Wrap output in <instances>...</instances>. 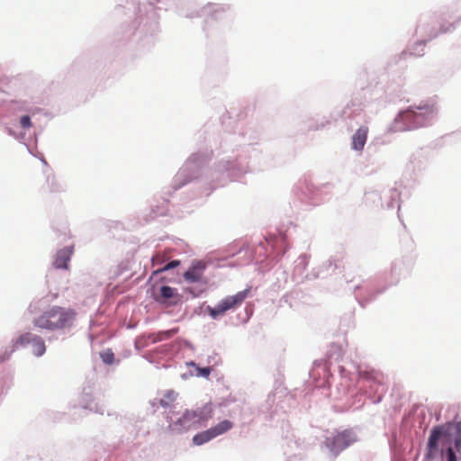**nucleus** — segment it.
<instances>
[{"label":"nucleus","instance_id":"1","mask_svg":"<svg viewBox=\"0 0 461 461\" xmlns=\"http://www.w3.org/2000/svg\"><path fill=\"white\" fill-rule=\"evenodd\" d=\"M204 142L205 148L190 154L170 185L163 187L160 198L153 199L147 221L167 215L169 197L188 184L201 185V194L209 195L212 190L263 167L258 133L249 123L240 122L231 131L209 135Z\"/></svg>","mask_w":461,"mask_h":461},{"label":"nucleus","instance_id":"2","mask_svg":"<svg viewBox=\"0 0 461 461\" xmlns=\"http://www.w3.org/2000/svg\"><path fill=\"white\" fill-rule=\"evenodd\" d=\"M156 1L125 0V5L117 4L114 6V17L134 16L132 20L123 22L115 32L117 47L138 55H146L155 47L161 32Z\"/></svg>","mask_w":461,"mask_h":461},{"label":"nucleus","instance_id":"3","mask_svg":"<svg viewBox=\"0 0 461 461\" xmlns=\"http://www.w3.org/2000/svg\"><path fill=\"white\" fill-rule=\"evenodd\" d=\"M342 358V348L339 345L332 344L327 352V359H319L313 362V367L310 371V376L315 381V386L319 388H330L333 379V372L338 371L342 379L353 381L362 379L371 382L375 386L377 384L374 370H363L359 365L349 363V366L339 365Z\"/></svg>","mask_w":461,"mask_h":461},{"label":"nucleus","instance_id":"4","mask_svg":"<svg viewBox=\"0 0 461 461\" xmlns=\"http://www.w3.org/2000/svg\"><path fill=\"white\" fill-rule=\"evenodd\" d=\"M456 418L432 427L423 461H433L438 454L445 461H461V420Z\"/></svg>","mask_w":461,"mask_h":461},{"label":"nucleus","instance_id":"5","mask_svg":"<svg viewBox=\"0 0 461 461\" xmlns=\"http://www.w3.org/2000/svg\"><path fill=\"white\" fill-rule=\"evenodd\" d=\"M198 16L204 17L203 30L212 42L222 40L234 21L233 9L229 4L208 3L199 11L185 14L188 18Z\"/></svg>","mask_w":461,"mask_h":461},{"label":"nucleus","instance_id":"6","mask_svg":"<svg viewBox=\"0 0 461 461\" xmlns=\"http://www.w3.org/2000/svg\"><path fill=\"white\" fill-rule=\"evenodd\" d=\"M438 113L435 101H421L418 105H410L399 111L387 131L402 132L429 127L436 122Z\"/></svg>","mask_w":461,"mask_h":461},{"label":"nucleus","instance_id":"7","mask_svg":"<svg viewBox=\"0 0 461 461\" xmlns=\"http://www.w3.org/2000/svg\"><path fill=\"white\" fill-rule=\"evenodd\" d=\"M75 317L74 310L54 305L34 317L32 324L49 342H52L59 339L54 332L63 333L64 330L71 329Z\"/></svg>","mask_w":461,"mask_h":461},{"label":"nucleus","instance_id":"8","mask_svg":"<svg viewBox=\"0 0 461 461\" xmlns=\"http://www.w3.org/2000/svg\"><path fill=\"white\" fill-rule=\"evenodd\" d=\"M444 14L445 13H442L439 16L429 14H422L418 21L416 33L429 42L440 34L454 32L461 22V15L457 16L453 22H448L442 17Z\"/></svg>","mask_w":461,"mask_h":461},{"label":"nucleus","instance_id":"9","mask_svg":"<svg viewBox=\"0 0 461 461\" xmlns=\"http://www.w3.org/2000/svg\"><path fill=\"white\" fill-rule=\"evenodd\" d=\"M358 432L357 427L327 431L322 446L329 458H337L342 451L357 443L359 440Z\"/></svg>","mask_w":461,"mask_h":461},{"label":"nucleus","instance_id":"10","mask_svg":"<svg viewBox=\"0 0 461 461\" xmlns=\"http://www.w3.org/2000/svg\"><path fill=\"white\" fill-rule=\"evenodd\" d=\"M380 277L367 279L355 278L348 281V290L351 291L358 304L365 308L373 302L379 294L388 289V285H379Z\"/></svg>","mask_w":461,"mask_h":461},{"label":"nucleus","instance_id":"11","mask_svg":"<svg viewBox=\"0 0 461 461\" xmlns=\"http://www.w3.org/2000/svg\"><path fill=\"white\" fill-rule=\"evenodd\" d=\"M207 420L208 415L204 409H186L176 420H173L169 415L166 417V420L168 423V430L175 434H183L191 429H198L201 427L202 422Z\"/></svg>","mask_w":461,"mask_h":461},{"label":"nucleus","instance_id":"12","mask_svg":"<svg viewBox=\"0 0 461 461\" xmlns=\"http://www.w3.org/2000/svg\"><path fill=\"white\" fill-rule=\"evenodd\" d=\"M363 90L370 92L374 99L382 100L384 103H393L402 95L401 85L387 82L385 75H382L377 81L373 77L372 81L368 86L363 87Z\"/></svg>","mask_w":461,"mask_h":461},{"label":"nucleus","instance_id":"13","mask_svg":"<svg viewBox=\"0 0 461 461\" xmlns=\"http://www.w3.org/2000/svg\"><path fill=\"white\" fill-rule=\"evenodd\" d=\"M250 288H246L237 294L226 296L221 300L215 306L207 305L206 312L212 320H217L227 311L240 305L248 297Z\"/></svg>","mask_w":461,"mask_h":461},{"label":"nucleus","instance_id":"14","mask_svg":"<svg viewBox=\"0 0 461 461\" xmlns=\"http://www.w3.org/2000/svg\"><path fill=\"white\" fill-rule=\"evenodd\" d=\"M414 266V258L411 256H403L395 259L391 267L390 281L385 285L388 287L395 285L401 278L408 276Z\"/></svg>","mask_w":461,"mask_h":461},{"label":"nucleus","instance_id":"15","mask_svg":"<svg viewBox=\"0 0 461 461\" xmlns=\"http://www.w3.org/2000/svg\"><path fill=\"white\" fill-rule=\"evenodd\" d=\"M233 428V422L230 420H223L216 425L205 429L203 431L196 433L192 442L194 446H202L212 439L221 436Z\"/></svg>","mask_w":461,"mask_h":461},{"label":"nucleus","instance_id":"16","mask_svg":"<svg viewBox=\"0 0 461 461\" xmlns=\"http://www.w3.org/2000/svg\"><path fill=\"white\" fill-rule=\"evenodd\" d=\"M15 345H20L21 348L31 347L32 354L36 357H42L46 352V346L44 339L32 332L27 331L20 334L15 339Z\"/></svg>","mask_w":461,"mask_h":461},{"label":"nucleus","instance_id":"17","mask_svg":"<svg viewBox=\"0 0 461 461\" xmlns=\"http://www.w3.org/2000/svg\"><path fill=\"white\" fill-rule=\"evenodd\" d=\"M339 116L348 128L359 124L363 118V104L355 100L348 103L341 110Z\"/></svg>","mask_w":461,"mask_h":461},{"label":"nucleus","instance_id":"18","mask_svg":"<svg viewBox=\"0 0 461 461\" xmlns=\"http://www.w3.org/2000/svg\"><path fill=\"white\" fill-rule=\"evenodd\" d=\"M152 298L165 306H176L183 302V296L177 293V290L167 285H162L159 287V293L153 294Z\"/></svg>","mask_w":461,"mask_h":461},{"label":"nucleus","instance_id":"19","mask_svg":"<svg viewBox=\"0 0 461 461\" xmlns=\"http://www.w3.org/2000/svg\"><path fill=\"white\" fill-rule=\"evenodd\" d=\"M78 404L80 408L87 410L93 413L104 415L105 411L104 406L95 401L94 388L90 385L83 388L79 396Z\"/></svg>","mask_w":461,"mask_h":461},{"label":"nucleus","instance_id":"20","mask_svg":"<svg viewBox=\"0 0 461 461\" xmlns=\"http://www.w3.org/2000/svg\"><path fill=\"white\" fill-rule=\"evenodd\" d=\"M296 197L306 206L317 205L319 200L316 198L317 190L306 180L300 181L294 187Z\"/></svg>","mask_w":461,"mask_h":461},{"label":"nucleus","instance_id":"21","mask_svg":"<svg viewBox=\"0 0 461 461\" xmlns=\"http://www.w3.org/2000/svg\"><path fill=\"white\" fill-rule=\"evenodd\" d=\"M339 267V261L330 258L323 261L320 266L313 267L310 273L305 275V280L312 281L315 279H324L331 276Z\"/></svg>","mask_w":461,"mask_h":461},{"label":"nucleus","instance_id":"22","mask_svg":"<svg viewBox=\"0 0 461 461\" xmlns=\"http://www.w3.org/2000/svg\"><path fill=\"white\" fill-rule=\"evenodd\" d=\"M206 269V264L203 260H194L191 263L190 267L183 274L185 282L188 283H200L207 282L203 279V274Z\"/></svg>","mask_w":461,"mask_h":461},{"label":"nucleus","instance_id":"23","mask_svg":"<svg viewBox=\"0 0 461 461\" xmlns=\"http://www.w3.org/2000/svg\"><path fill=\"white\" fill-rule=\"evenodd\" d=\"M258 244L262 246L266 251H268L270 249L277 257H283L288 249L286 240L283 237L276 238L275 236H269L268 238H265V243L259 241Z\"/></svg>","mask_w":461,"mask_h":461},{"label":"nucleus","instance_id":"24","mask_svg":"<svg viewBox=\"0 0 461 461\" xmlns=\"http://www.w3.org/2000/svg\"><path fill=\"white\" fill-rule=\"evenodd\" d=\"M383 202L384 203V209L394 210L400 209V191L396 187H387L381 190Z\"/></svg>","mask_w":461,"mask_h":461},{"label":"nucleus","instance_id":"25","mask_svg":"<svg viewBox=\"0 0 461 461\" xmlns=\"http://www.w3.org/2000/svg\"><path fill=\"white\" fill-rule=\"evenodd\" d=\"M368 127L360 125L351 136V149L356 152H362L367 140Z\"/></svg>","mask_w":461,"mask_h":461},{"label":"nucleus","instance_id":"26","mask_svg":"<svg viewBox=\"0 0 461 461\" xmlns=\"http://www.w3.org/2000/svg\"><path fill=\"white\" fill-rule=\"evenodd\" d=\"M427 43V40L420 39L407 45L399 58H422L426 54L425 47Z\"/></svg>","mask_w":461,"mask_h":461},{"label":"nucleus","instance_id":"27","mask_svg":"<svg viewBox=\"0 0 461 461\" xmlns=\"http://www.w3.org/2000/svg\"><path fill=\"white\" fill-rule=\"evenodd\" d=\"M73 247H64L56 252L53 266L56 269H68L71 260Z\"/></svg>","mask_w":461,"mask_h":461},{"label":"nucleus","instance_id":"28","mask_svg":"<svg viewBox=\"0 0 461 461\" xmlns=\"http://www.w3.org/2000/svg\"><path fill=\"white\" fill-rule=\"evenodd\" d=\"M309 264V256L306 254L300 255L294 261V267L293 271V278L295 282L301 283L305 280L303 276Z\"/></svg>","mask_w":461,"mask_h":461},{"label":"nucleus","instance_id":"29","mask_svg":"<svg viewBox=\"0 0 461 461\" xmlns=\"http://www.w3.org/2000/svg\"><path fill=\"white\" fill-rule=\"evenodd\" d=\"M49 303L50 301L47 297H35L30 303L27 310L31 314L40 315L50 309Z\"/></svg>","mask_w":461,"mask_h":461},{"label":"nucleus","instance_id":"30","mask_svg":"<svg viewBox=\"0 0 461 461\" xmlns=\"http://www.w3.org/2000/svg\"><path fill=\"white\" fill-rule=\"evenodd\" d=\"M6 106L8 110L14 112H31L32 109L31 102L22 99L11 100L6 103Z\"/></svg>","mask_w":461,"mask_h":461},{"label":"nucleus","instance_id":"31","mask_svg":"<svg viewBox=\"0 0 461 461\" xmlns=\"http://www.w3.org/2000/svg\"><path fill=\"white\" fill-rule=\"evenodd\" d=\"M410 164L411 165L413 171L420 172L426 168V167L428 165V159L422 154L421 151H419L411 156Z\"/></svg>","mask_w":461,"mask_h":461},{"label":"nucleus","instance_id":"32","mask_svg":"<svg viewBox=\"0 0 461 461\" xmlns=\"http://www.w3.org/2000/svg\"><path fill=\"white\" fill-rule=\"evenodd\" d=\"M46 183L50 193L59 194L66 191V184L57 179L54 176H47Z\"/></svg>","mask_w":461,"mask_h":461},{"label":"nucleus","instance_id":"33","mask_svg":"<svg viewBox=\"0 0 461 461\" xmlns=\"http://www.w3.org/2000/svg\"><path fill=\"white\" fill-rule=\"evenodd\" d=\"M366 203H372L375 206L384 207L383 196L379 190H370L365 193Z\"/></svg>","mask_w":461,"mask_h":461},{"label":"nucleus","instance_id":"34","mask_svg":"<svg viewBox=\"0 0 461 461\" xmlns=\"http://www.w3.org/2000/svg\"><path fill=\"white\" fill-rule=\"evenodd\" d=\"M330 121L325 116H320L319 114L316 117L310 119L308 122V129L312 131H318L323 129L327 124H329Z\"/></svg>","mask_w":461,"mask_h":461},{"label":"nucleus","instance_id":"35","mask_svg":"<svg viewBox=\"0 0 461 461\" xmlns=\"http://www.w3.org/2000/svg\"><path fill=\"white\" fill-rule=\"evenodd\" d=\"M196 285L187 286L185 292L191 294L193 298L200 297L206 290L207 282L195 283Z\"/></svg>","mask_w":461,"mask_h":461},{"label":"nucleus","instance_id":"36","mask_svg":"<svg viewBox=\"0 0 461 461\" xmlns=\"http://www.w3.org/2000/svg\"><path fill=\"white\" fill-rule=\"evenodd\" d=\"M99 355H100V358L105 365L111 366L113 364L118 365L120 363L119 359H117V360L115 359L114 353L113 352V350L111 348H106V349L101 351Z\"/></svg>","mask_w":461,"mask_h":461},{"label":"nucleus","instance_id":"37","mask_svg":"<svg viewBox=\"0 0 461 461\" xmlns=\"http://www.w3.org/2000/svg\"><path fill=\"white\" fill-rule=\"evenodd\" d=\"M177 396V393L173 390H168L165 393L164 397L158 400L159 406L163 408L169 407L170 403L173 402Z\"/></svg>","mask_w":461,"mask_h":461},{"label":"nucleus","instance_id":"38","mask_svg":"<svg viewBox=\"0 0 461 461\" xmlns=\"http://www.w3.org/2000/svg\"><path fill=\"white\" fill-rule=\"evenodd\" d=\"M180 265L179 259H172L165 264H162L158 268H157L153 274L158 275L160 273L167 272L169 270L176 268Z\"/></svg>","mask_w":461,"mask_h":461},{"label":"nucleus","instance_id":"39","mask_svg":"<svg viewBox=\"0 0 461 461\" xmlns=\"http://www.w3.org/2000/svg\"><path fill=\"white\" fill-rule=\"evenodd\" d=\"M188 365L195 368L197 377L208 378L212 371V368L211 366L201 367L194 361H190Z\"/></svg>","mask_w":461,"mask_h":461},{"label":"nucleus","instance_id":"40","mask_svg":"<svg viewBox=\"0 0 461 461\" xmlns=\"http://www.w3.org/2000/svg\"><path fill=\"white\" fill-rule=\"evenodd\" d=\"M15 339L12 340V345L9 348H6L5 350L0 354V362L6 361L10 359L12 354L21 348L20 345H15Z\"/></svg>","mask_w":461,"mask_h":461},{"label":"nucleus","instance_id":"41","mask_svg":"<svg viewBox=\"0 0 461 461\" xmlns=\"http://www.w3.org/2000/svg\"><path fill=\"white\" fill-rule=\"evenodd\" d=\"M177 332H178V328H173V329H170V330L159 331L158 332V339L155 340V342L156 341H160V340L166 339H170L171 337H173Z\"/></svg>","mask_w":461,"mask_h":461},{"label":"nucleus","instance_id":"42","mask_svg":"<svg viewBox=\"0 0 461 461\" xmlns=\"http://www.w3.org/2000/svg\"><path fill=\"white\" fill-rule=\"evenodd\" d=\"M20 125L23 129H29L32 126V119L29 114H24L20 117Z\"/></svg>","mask_w":461,"mask_h":461},{"label":"nucleus","instance_id":"43","mask_svg":"<svg viewBox=\"0 0 461 461\" xmlns=\"http://www.w3.org/2000/svg\"><path fill=\"white\" fill-rule=\"evenodd\" d=\"M348 386L349 384H344V383H340L339 385L337 386V389H338V396H336V398L339 399L342 397V395L346 394L348 389Z\"/></svg>","mask_w":461,"mask_h":461},{"label":"nucleus","instance_id":"44","mask_svg":"<svg viewBox=\"0 0 461 461\" xmlns=\"http://www.w3.org/2000/svg\"><path fill=\"white\" fill-rule=\"evenodd\" d=\"M24 145H25V147L27 148L28 152H29L31 155H32L33 157H37V158H38V156L34 153L33 149H31L27 143H24ZM39 158H40V160H41L44 165H47V161H46L45 158H44L41 154V156L39 157Z\"/></svg>","mask_w":461,"mask_h":461},{"label":"nucleus","instance_id":"45","mask_svg":"<svg viewBox=\"0 0 461 461\" xmlns=\"http://www.w3.org/2000/svg\"><path fill=\"white\" fill-rule=\"evenodd\" d=\"M158 400H159V399H156V398H155V399H153V400H151V401L149 402V403H150L151 407L154 409V411L158 409V405H159V404H158Z\"/></svg>","mask_w":461,"mask_h":461},{"label":"nucleus","instance_id":"46","mask_svg":"<svg viewBox=\"0 0 461 461\" xmlns=\"http://www.w3.org/2000/svg\"><path fill=\"white\" fill-rule=\"evenodd\" d=\"M275 401V395L274 394H268L267 395V401H266V403L269 406H271V404L274 402Z\"/></svg>","mask_w":461,"mask_h":461},{"label":"nucleus","instance_id":"47","mask_svg":"<svg viewBox=\"0 0 461 461\" xmlns=\"http://www.w3.org/2000/svg\"><path fill=\"white\" fill-rule=\"evenodd\" d=\"M15 139L24 144L25 142H23V140L25 139V132H20L19 134L16 135Z\"/></svg>","mask_w":461,"mask_h":461},{"label":"nucleus","instance_id":"48","mask_svg":"<svg viewBox=\"0 0 461 461\" xmlns=\"http://www.w3.org/2000/svg\"><path fill=\"white\" fill-rule=\"evenodd\" d=\"M382 399H383L382 396L378 395L377 397L372 399V402L375 404L379 403L382 402Z\"/></svg>","mask_w":461,"mask_h":461},{"label":"nucleus","instance_id":"49","mask_svg":"<svg viewBox=\"0 0 461 461\" xmlns=\"http://www.w3.org/2000/svg\"><path fill=\"white\" fill-rule=\"evenodd\" d=\"M8 133H9V135H11V136H13V137L16 138V135H17V134H16V132L14 131V130H13V129L9 128V129H8Z\"/></svg>","mask_w":461,"mask_h":461},{"label":"nucleus","instance_id":"50","mask_svg":"<svg viewBox=\"0 0 461 461\" xmlns=\"http://www.w3.org/2000/svg\"><path fill=\"white\" fill-rule=\"evenodd\" d=\"M288 300H289V295L288 294H285L282 297L281 301L288 303Z\"/></svg>","mask_w":461,"mask_h":461},{"label":"nucleus","instance_id":"51","mask_svg":"<svg viewBox=\"0 0 461 461\" xmlns=\"http://www.w3.org/2000/svg\"><path fill=\"white\" fill-rule=\"evenodd\" d=\"M282 275L284 276L285 281H286V278H287V273H286V271H285V270H284V271L282 272Z\"/></svg>","mask_w":461,"mask_h":461},{"label":"nucleus","instance_id":"52","mask_svg":"<svg viewBox=\"0 0 461 461\" xmlns=\"http://www.w3.org/2000/svg\"><path fill=\"white\" fill-rule=\"evenodd\" d=\"M205 132V131H202V132H199L198 133V139H201L203 135V133Z\"/></svg>","mask_w":461,"mask_h":461},{"label":"nucleus","instance_id":"53","mask_svg":"<svg viewBox=\"0 0 461 461\" xmlns=\"http://www.w3.org/2000/svg\"><path fill=\"white\" fill-rule=\"evenodd\" d=\"M151 260H152L153 265H155V258L154 257L151 258Z\"/></svg>","mask_w":461,"mask_h":461}]
</instances>
